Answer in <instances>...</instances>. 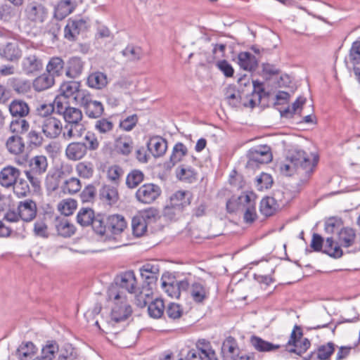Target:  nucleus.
<instances>
[{"mask_svg": "<svg viewBox=\"0 0 360 360\" xmlns=\"http://www.w3.org/2000/svg\"><path fill=\"white\" fill-rule=\"evenodd\" d=\"M317 163V159L313 158L305 151L294 148L289 152L286 160L278 165L280 172L285 176H292L295 173L304 175L309 178L314 172Z\"/></svg>", "mask_w": 360, "mask_h": 360, "instance_id": "f257e3e1", "label": "nucleus"}, {"mask_svg": "<svg viewBox=\"0 0 360 360\" xmlns=\"http://www.w3.org/2000/svg\"><path fill=\"white\" fill-rule=\"evenodd\" d=\"M143 279L141 290L136 295V304L139 307H145L150 301V295H153V288L156 284L159 275L158 265L147 263L143 265L140 269Z\"/></svg>", "mask_w": 360, "mask_h": 360, "instance_id": "f03ea898", "label": "nucleus"}, {"mask_svg": "<svg viewBox=\"0 0 360 360\" xmlns=\"http://www.w3.org/2000/svg\"><path fill=\"white\" fill-rule=\"evenodd\" d=\"M110 299L115 301L111 311V319L115 323L125 321L131 316L132 309L131 306L127 303L124 297L120 292H117L115 289H110L109 291Z\"/></svg>", "mask_w": 360, "mask_h": 360, "instance_id": "7ed1b4c3", "label": "nucleus"}, {"mask_svg": "<svg viewBox=\"0 0 360 360\" xmlns=\"http://www.w3.org/2000/svg\"><path fill=\"white\" fill-rule=\"evenodd\" d=\"M103 215L94 214L91 208L83 207L79 210L77 215V221L82 226H92L94 231L99 235H103L104 229L102 226Z\"/></svg>", "mask_w": 360, "mask_h": 360, "instance_id": "20e7f679", "label": "nucleus"}, {"mask_svg": "<svg viewBox=\"0 0 360 360\" xmlns=\"http://www.w3.org/2000/svg\"><path fill=\"white\" fill-rule=\"evenodd\" d=\"M54 103L56 113L63 117L65 123L81 124L83 114L80 109L71 107L68 103L62 102L59 97L56 98Z\"/></svg>", "mask_w": 360, "mask_h": 360, "instance_id": "39448f33", "label": "nucleus"}, {"mask_svg": "<svg viewBox=\"0 0 360 360\" xmlns=\"http://www.w3.org/2000/svg\"><path fill=\"white\" fill-rule=\"evenodd\" d=\"M247 157L248 159L247 167L252 168L255 165L267 164L272 160L271 148L266 145L250 148L247 153Z\"/></svg>", "mask_w": 360, "mask_h": 360, "instance_id": "423d86ee", "label": "nucleus"}, {"mask_svg": "<svg viewBox=\"0 0 360 360\" xmlns=\"http://www.w3.org/2000/svg\"><path fill=\"white\" fill-rule=\"evenodd\" d=\"M162 191L155 184H145L140 186L135 193L138 202L142 204H151L161 195Z\"/></svg>", "mask_w": 360, "mask_h": 360, "instance_id": "0eeeda50", "label": "nucleus"}, {"mask_svg": "<svg viewBox=\"0 0 360 360\" xmlns=\"http://www.w3.org/2000/svg\"><path fill=\"white\" fill-rule=\"evenodd\" d=\"M186 360H218L216 354L210 347L208 342L199 340L196 347L190 349L186 356Z\"/></svg>", "mask_w": 360, "mask_h": 360, "instance_id": "6e6552de", "label": "nucleus"}, {"mask_svg": "<svg viewBox=\"0 0 360 360\" xmlns=\"http://www.w3.org/2000/svg\"><path fill=\"white\" fill-rule=\"evenodd\" d=\"M48 14L47 8L43 4L37 2L29 3L25 9L26 19L34 25L44 22Z\"/></svg>", "mask_w": 360, "mask_h": 360, "instance_id": "1a4fd4ad", "label": "nucleus"}, {"mask_svg": "<svg viewBox=\"0 0 360 360\" xmlns=\"http://www.w3.org/2000/svg\"><path fill=\"white\" fill-rule=\"evenodd\" d=\"M43 134L49 139H55L63 132V126L60 120L55 117L44 118L40 123Z\"/></svg>", "mask_w": 360, "mask_h": 360, "instance_id": "9d476101", "label": "nucleus"}, {"mask_svg": "<svg viewBox=\"0 0 360 360\" xmlns=\"http://www.w3.org/2000/svg\"><path fill=\"white\" fill-rule=\"evenodd\" d=\"M78 104L84 108L85 114L89 118H98L103 115L104 111L103 104L99 101H94L92 96L89 91L82 96V100Z\"/></svg>", "mask_w": 360, "mask_h": 360, "instance_id": "9b49d317", "label": "nucleus"}, {"mask_svg": "<svg viewBox=\"0 0 360 360\" xmlns=\"http://www.w3.org/2000/svg\"><path fill=\"white\" fill-rule=\"evenodd\" d=\"M102 226L104 229L103 235L106 232L117 235L121 233L127 226V222L124 218L119 214L105 217L103 215Z\"/></svg>", "mask_w": 360, "mask_h": 360, "instance_id": "f8f14e48", "label": "nucleus"}, {"mask_svg": "<svg viewBox=\"0 0 360 360\" xmlns=\"http://www.w3.org/2000/svg\"><path fill=\"white\" fill-rule=\"evenodd\" d=\"M191 194L188 191H179L174 193L171 198L169 204L165 207V213L169 214L171 210H175L177 212H181L183 208L191 203Z\"/></svg>", "mask_w": 360, "mask_h": 360, "instance_id": "ddd939ff", "label": "nucleus"}, {"mask_svg": "<svg viewBox=\"0 0 360 360\" xmlns=\"http://www.w3.org/2000/svg\"><path fill=\"white\" fill-rule=\"evenodd\" d=\"M115 283L122 289L126 290L131 294L136 295L140 292L139 288L136 287L137 281L133 271H126L115 278Z\"/></svg>", "mask_w": 360, "mask_h": 360, "instance_id": "4468645a", "label": "nucleus"}, {"mask_svg": "<svg viewBox=\"0 0 360 360\" xmlns=\"http://www.w3.org/2000/svg\"><path fill=\"white\" fill-rule=\"evenodd\" d=\"M88 91L80 89V84L77 82L71 81L63 83L60 86V94L65 98H72L77 104L82 100V96Z\"/></svg>", "mask_w": 360, "mask_h": 360, "instance_id": "2eb2a0df", "label": "nucleus"}, {"mask_svg": "<svg viewBox=\"0 0 360 360\" xmlns=\"http://www.w3.org/2000/svg\"><path fill=\"white\" fill-rule=\"evenodd\" d=\"M242 200L246 202L243 210H245L243 219L244 221L247 224H252L254 222L257 217V214L256 212V196L253 193H245L244 195L242 196Z\"/></svg>", "mask_w": 360, "mask_h": 360, "instance_id": "dca6fc26", "label": "nucleus"}, {"mask_svg": "<svg viewBox=\"0 0 360 360\" xmlns=\"http://www.w3.org/2000/svg\"><path fill=\"white\" fill-rule=\"evenodd\" d=\"M22 56V50L18 42H7L0 47V57L10 62H17Z\"/></svg>", "mask_w": 360, "mask_h": 360, "instance_id": "f3484780", "label": "nucleus"}, {"mask_svg": "<svg viewBox=\"0 0 360 360\" xmlns=\"http://www.w3.org/2000/svg\"><path fill=\"white\" fill-rule=\"evenodd\" d=\"M20 170L13 166L4 167L0 171V185L5 188L13 186L20 176Z\"/></svg>", "mask_w": 360, "mask_h": 360, "instance_id": "a211bd4d", "label": "nucleus"}, {"mask_svg": "<svg viewBox=\"0 0 360 360\" xmlns=\"http://www.w3.org/2000/svg\"><path fill=\"white\" fill-rule=\"evenodd\" d=\"M18 211L20 219L26 222L32 221L37 215V205L32 200L20 202Z\"/></svg>", "mask_w": 360, "mask_h": 360, "instance_id": "6ab92c4d", "label": "nucleus"}, {"mask_svg": "<svg viewBox=\"0 0 360 360\" xmlns=\"http://www.w3.org/2000/svg\"><path fill=\"white\" fill-rule=\"evenodd\" d=\"M65 154L68 160L77 161L84 158L87 153L83 142H72L67 146Z\"/></svg>", "mask_w": 360, "mask_h": 360, "instance_id": "aec40b11", "label": "nucleus"}, {"mask_svg": "<svg viewBox=\"0 0 360 360\" xmlns=\"http://www.w3.org/2000/svg\"><path fill=\"white\" fill-rule=\"evenodd\" d=\"M335 351V344L328 342L321 345L316 352H311L304 360H328Z\"/></svg>", "mask_w": 360, "mask_h": 360, "instance_id": "412c9836", "label": "nucleus"}, {"mask_svg": "<svg viewBox=\"0 0 360 360\" xmlns=\"http://www.w3.org/2000/svg\"><path fill=\"white\" fill-rule=\"evenodd\" d=\"M148 150L155 157L163 155L167 149V141L160 136L151 137L147 143Z\"/></svg>", "mask_w": 360, "mask_h": 360, "instance_id": "4be33fe9", "label": "nucleus"}, {"mask_svg": "<svg viewBox=\"0 0 360 360\" xmlns=\"http://www.w3.org/2000/svg\"><path fill=\"white\" fill-rule=\"evenodd\" d=\"M21 67L25 74L30 75L41 70L43 64L36 55H29L23 58Z\"/></svg>", "mask_w": 360, "mask_h": 360, "instance_id": "5701e85b", "label": "nucleus"}, {"mask_svg": "<svg viewBox=\"0 0 360 360\" xmlns=\"http://www.w3.org/2000/svg\"><path fill=\"white\" fill-rule=\"evenodd\" d=\"M6 148L8 152L14 155H20L25 151V142L18 134L9 136L6 141Z\"/></svg>", "mask_w": 360, "mask_h": 360, "instance_id": "b1692460", "label": "nucleus"}, {"mask_svg": "<svg viewBox=\"0 0 360 360\" xmlns=\"http://www.w3.org/2000/svg\"><path fill=\"white\" fill-rule=\"evenodd\" d=\"M84 66V62L80 58L76 56L70 58L66 65V76L71 79L78 77L82 73Z\"/></svg>", "mask_w": 360, "mask_h": 360, "instance_id": "393cba45", "label": "nucleus"}, {"mask_svg": "<svg viewBox=\"0 0 360 360\" xmlns=\"http://www.w3.org/2000/svg\"><path fill=\"white\" fill-rule=\"evenodd\" d=\"M85 128L84 125L81 124H69L65 123L63 126L62 132L63 139L65 141H70L72 139H77L80 138Z\"/></svg>", "mask_w": 360, "mask_h": 360, "instance_id": "a878e982", "label": "nucleus"}, {"mask_svg": "<svg viewBox=\"0 0 360 360\" xmlns=\"http://www.w3.org/2000/svg\"><path fill=\"white\" fill-rule=\"evenodd\" d=\"M252 84L253 91L250 95L246 96V98L248 100V104L244 103L245 106H249L251 108H255L260 103L262 95L264 94V89L262 82L255 80L252 82Z\"/></svg>", "mask_w": 360, "mask_h": 360, "instance_id": "bb28decb", "label": "nucleus"}, {"mask_svg": "<svg viewBox=\"0 0 360 360\" xmlns=\"http://www.w3.org/2000/svg\"><path fill=\"white\" fill-rule=\"evenodd\" d=\"M9 112L13 117L24 118L30 112V107L21 99H14L9 104Z\"/></svg>", "mask_w": 360, "mask_h": 360, "instance_id": "cd10ccee", "label": "nucleus"}, {"mask_svg": "<svg viewBox=\"0 0 360 360\" xmlns=\"http://www.w3.org/2000/svg\"><path fill=\"white\" fill-rule=\"evenodd\" d=\"M55 84V79L48 72H44L36 77L32 82L34 89L37 92L47 90Z\"/></svg>", "mask_w": 360, "mask_h": 360, "instance_id": "c85d7f7f", "label": "nucleus"}, {"mask_svg": "<svg viewBox=\"0 0 360 360\" xmlns=\"http://www.w3.org/2000/svg\"><path fill=\"white\" fill-rule=\"evenodd\" d=\"M29 170L36 174H44L48 167V160L44 155H36L32 158L29 162Z\"/></svg>", "mask_w": 360, "mask_h": 360, "instance_id": "c756f323", "label": "nucleus"}, {"mask_svg": "<svg viewBox=\"0 0 360 360\" xmlns=\"http://www.w3.org/2000/svg\"><path fill=\"white\" fill-rule=\"evenodd\" d=\"M238 64L243 70L254 71L258 66V60L249 52H241L238 54Z\"/></svg>", "mask_w": 360, "mask_h": 360, "instance_id": "7c9ffc66", "label": "nucleus"}, {"mask_svg": "<svg viewBox=\"0 0 360 360\" xmlns=\"http://www.w3.org/2000/svg\"><path fill=\"white\" fill-rule=\"evenodd\" d=\"M65 63L60 57H52L47 65L46 72L51 75L55 79L56 77L61 76L64 72Z\"/></svg>", "mask_w": 360, "mask_h": 360, "instance_id": "2f4dec72", "label": "nucleus"}, {"mask_svg": "<svg viewBox=\"0 0 360 360\" xmlns=\"http://www.w3.org/2000/svg\"><path fill=\"white\" fill-rule=\"evenodd\" d=\"M87 85L95 89H101L108 84V78L105 74L101 72H94L87 77Z\"/></svg>", "mask_w": 360, "mask_h": 360, "instance_id": "473e14b6", "label": "nucleus"}, {"mask_svg": "<svg viewBox=\"0 0 360 360\" xmlns=\"http://www.w3.org/2000/svg\"><path fill=\"white\" fill-rule=\"evenodd\" d=\"M278 208L279 205L273 197L264 198L260 202V212L266 217L274 214Z\"/></svg>", "mask_w": 360, "mask_h": 360, "instance_id": "72a5a7b5", "label": "nucleus"}, {"mask_svg": "<svg viewBox=\"0 0 360 360\" xmlns=\"http://www.w3.org/2000/svg\"><path fill=\"white\" fill-rule=\"evenodd\" d=\"M190 295L196 302H202L208 295V290L202 282H194L190 287Z\"/></svg>", "mask_w": 360, "mask_h": 360, "instance_id": "f704fd0d", "label": "nucleus"}, {"mask_svg": "<svg viewBox=\"0 0 360 360\" xmlns=\"http://www.w3.org/2000/svg\"><path fill=\"white\" fill-rule=\"evenodd\" d=\"M250 343L256 350L261 352H270L280 347L279 345H274L255 335L251 337Z\"/></svg>", "mask_w": 360, "mask_h": 360, "instance_id": "c9c22d12", "label": "nucleus"}, {"mask_svg": "<svg viewBox=\"0 0 360 360\" xmlns=\"http://www.w3.org/2000/svg\"><path fill=\"white\" fill-rule=\"evenodd\" d=\"M56 229L58 234L64 238L70 237L75 232V228L74 225L65 218H63L56 221Z\"/></svg>", "mask_w": 360, "mask_h": 360, "instance_id": "e433bc0d", "label": "nucleus"}, {"mask_svg": "<svg viewBox=\"0 0 360 360\" xmlns=\"http://www.w3.org/2000/svg\"><path fill=\"white\" fill-rule=\"evenodd\" d=\"M147 304H148V311L150 317L159 319L163 315L165 304L162 300L155 299V300H152V297L150 296V301Z\"/></svg>", "mask_w": 360, "mask_h": 360, "instance_id": "4c0bfd02", "label": "nucleus"}, {"mask_svg": "<svg viewBox=\"0 0 360 360\" xmlns=\"http://www.w3.org/2000/svg\"><path fill=\"white\" fill-rule=\"evenodd\" d=\"M36 353L35 345L32 342H22L17 349L15 354L20 360H27Z\"/></svg>", "mask_w": 360, "mask_h": 360, "instance_id": "58836bf2", "label": "nucleus"}, {"mask_svg": "<svg viewBox=\"0 0 360 360\" xmlns=\"http://www.w3.org/2000/svg\"><path fill=\"white\" fill-rule=\"evenodd\" d=\"M8 84L16 93L24 94L30 91V82L25 79L12 77L8 79Z\"/></svg>", "mask_w": 360, "mask_h": 360, "instance_id": "ea45409f", "label": "nucleus"}, {"mask_svg": "<svg viewBox=\"0 0 360 360\" xmlns=\"http://www.w3.org/2000/svg\"><path fill=\"white\" fill-rule=\"evenodd\" d=\"M356 239V233L352 228H343L339 232V242L341 245L348 248L352 246Z\"/></svg>", "mask_w": 360, "mask_h": 360, "instance_id": "a19ab883", "label": "nucleus"}, {"mask_svg": "<svg viewBox=\"0 0 360 360\" xmlns=\"http://www.w3.org/2000/svg\"><path fill=\"white\" fill-rule=\"evenodd\" d=\"M197 173L189 166L181 165L176 169V176L181 181L192 183L196 180Z\"/></svg>", "mask_w": 360, "mask_h": 360, "instance_id": "79ce46f5", "label": "nucleus"}, {"mask_svg": "<svg viewBox=\"0 0 360 360\" xmlns=\"http://www.w3.org/2000/svg\"><path fill=\"white\" fill-rule=\"evenodd\" d=\"M115 149L117 153L128 155L133 149V141L129 137H120L115 141Z\"/></svg>", "mask_w": 360, "mask_h": 360, "instance_id": "37998d69", "label": "nucleus"}, {"mask_svg": "<svg viewBox=\"0 0 360 360\" xmlns=\"http://www.w3.org/2000/svg\"><path fill=\"white\" fill-rule=\"evenodd\" d=\"M187 153L188 149L184 143L181 142L176 143L173 148L169 159L172 165L174 166L175 164L180 162Z\"/></svg>", "mask_w": 360, "mask_h": 360, "instance_id": "c03bdc74", "label": "nucleus"}, {"mask_svg": "<svg viewBox=\"0 0 360 360\" xmlns=\"http://www.w3.org/2000/svg\"><path fill=\"white\" fill-rule=\"evenodd\" d=\"M58 351L59 347L56 342L48 341L41 349V357L44 360H53Z\"/></svg>", "mask_w": 360, "mask_h": 360, "instance_id": "a18cd8bd", "label": "nucleus"}, {"mask_svg": "<svg viewBox=\"0 0 360 360\" xmlns=\"http://www.w3.org/2000/svg\"><path fill=\"white\" fill-rule=\"evenodd\" d=\"M143 179L144 174L141 170L133 169L127 176L126 184L128 188H134L138 186Z\"/></svg>", "mask_w": 360, "mask_h": 360, "instance_id": "49530a36", "label": "nucleus"}, {"mask_svg": "<svg viewBox=\"0 0 360 360\" xmlns=\"http://www.w3.org/2000/svg\"><path fill=\"white\" fill-rule=\"evenodd\" d=\"M226 100L229 105L232 108H238L242 105L246 107L244 103L248 104V100L245 98H243L242 95L239 91L229 94V90H226Z\"/></svg>", "mask_w": 360, "mask_h": 360, "instance_id": "de8ad7c7", "label": "nucleus"}, {"mask_svg": "<svg viewBox=\"0 0 360 360\" xmlns=\"http://www.w3.org/2000/svg\"><path fill=\"white\" fill-rule=\"evenodd\" d=\"M324 253L334 258H340L342 256V250L340 246L334 245L333 238H327L324 245Z\"/></svg>", "mask_w": 360, "mask_h": 360, "instance_id": "09e8293b", "label": "nucleus"}, {"mask_svg": "<svg viewBox=\"0 0 360 360\" xmlns=\"http://www.w3.org/2000/svg\"><path fill=\"white\" fill-rule=\"evenodd\" d=\"M100 196L110 203L115 202L118 199V192L114 186L104 185L100 190Z\"/></svg>", "mask_w": 360, "mask_h": 360, "instance_id": "8fccbe9b", "label": "nucleus"}, {"mask_svg": "<svg viewBox=\"0 0 360 360\" xmlns=\"http://www.w3.org/2000/svg\"><path fill=\"white\" fill-rule=\"evenodd\" d=\"M30 124L27 120L23 118L16 117L11 121L10 129L12 132L18 134H24L28 131Z\"/></svg>", "mask_w": 360, "mask_h": 360, "instance_id": "3c124183", "label": "nucleus"}, {"mask_svg": "<svg viewBox=\"0 0 360 360\" xmlns=\"http://www.w3.org/2000/svg\"><path fill=\"white\" fill-rule=\"evenodd\" d=\"M148 224L143 221L139 216H135L131 221V227L134 234L140 237L142 236L147 230Z\"/></svg>", "mask_w": 360, "mask_h": 360, "instance_id": "603ef678", "label": "nucleus"}, {"mask_svg": "<svg viewBox=\"0 0 360 360\" xmlns=\"http://www.w3.org/2000/svg\"><path fill=\"white\" fill-rule=\"evenodd\" d=\"M85 143H84L86 147V153L88 150L94 151L98 149L100 146V142L98 139L97 136L91 131H88L84 138Z\"/></svg>", "mask_w": 360, "mask_h": 360, "instance_id": "864d4df0", "label": "nucleus"}, {"mask_svg": "<svg viewBox=\"0 0 360 360\" xmlns=\"http://www.w3.org/2000/svg\"><path fill=\"white\" fill-rule=\"evenodd\" d=\"M122 53L129 60H138L143 54L141 49L134 45H128Z\"/></svg>", "mask_w": 360, "mask_h": 360, "instance_id": "5fc2aeb1", "label": "nucleus"}, {"mask_svg": "<svg viewBox=\"0 0 360 360\" xmlns=\"http://www.w3.org/2000/svg\"><path fill=\"white\" fill-rule=\"evenodd\" d=\"M273 182V178L270 174L262 172L256 178V187L259 191L268 189L271 187Z\"/></svg>", "mask_w": 360, "mask_h": 360, "instance_id": "6e6d98bb", "label": "nucleus"}, {"mask_svg": "<svg viewBox=\"0 0 360 360\" xmlns=\"http://www.w3.org/2000/svg\"><path fill=\"white\" fill-rule=\"evenodd\" d=\"M81 188L80 181L77 178L72 177L65 181L63 190L64 193L74 194L80 191Z\"/></svg>", "mask_w": 360, "mask_h": 360, "instance_id": "4d7b16f0", "label": "nucleus"}, {"mask_svg": "<svg viewBox=\"0 0 360 360\" xmlns=\"http://www.w3.org/2000/svg\"><path fill=\"white\" fill-rule=\"evenodd\" d=\"M244 194L237 197L233 196L226 202V211L229 212H234L240 210H243L244 205L246 203L242 200V196Z\"/></svg>", "mask_w": 360, "mask_h": 360, "instance_id": "13d9d810", "label": "nucleus"}, {"mask_svg": "<svg viewBox=\"0 0 360 360\" xmlns=\"http://www.w3.org/2000/svg\"><path fill=\"white\" fill-rule=\"evenodd\" d=\"M76 358L75 348L70 344H65L58 351V360H72Z\"/></svg>", "mask_w": 360, "mask_h": 360, "instance_id": "bf43d9fd", "label": "nucleus"}, {"mask_svg": "<svg viewBox=\"0 0 360 360\" xmlns=\"http://www.w3.org/2000/svg\"><path fill=\"white\" fill-rule=\"evenodd\" d=\"M76 171L80 177L89 179L93 176L94 169L91 163L79 162L76 166Z\"/></svg>", "mask_w": 360, "mask_h": 360, "instance_id": "052dcab7", "label": "nucleus"}, {"mask_svg": "<svg viewBox=\"0 0 360 360\" xmlns=\"http://www.w3.org/2000/svg\"><path fill=\"white\" fill-rule=\"evenodd\" d=\"M12 186L14 193L19 198L25 197L30 193V186L24 179L17 180L16 183Z\"/></svg>", "mask_w": 360, "mask_h": 360, "instance_id": "680f3d73", "label": "nucleus"}, {"mask_svg": "<svg viewBox=\"0 0 360 360\" xmlns=\"http://www.w3.org/2000/svg\"><path fill=\"white\" fill-rule=\"evenodd\" d=\"M139 216L148 224L157 220L159 217V212L154 207H149L143 210Z\"/></svg>", "mask_w": 360, "mask_h": 360, "instance_id": "e2e57ef3", "label": "nucleus"}, {"mask_svg": "<svg viewBox=\"0 0 360 360\" xmlns=\"http://www.w3.org/2000/svg\"><path fill=\"white\" fill-rule=\"evenodd\" d=\"M95 129L101 134H106L113 129V123L106 118H101L95 123Z\"/></svg>", "mask_w": 360, "mask_h": 360, "instance_id": "0e129e2a", "label": "nucleus"}, {"mask_svg": "<svg viewBox=\"0 0 360 360\" xmlns=\"http://www.w3.org/2000/svg\"><path fill=\"white\" fill-rule=\"evenodd\" d=\"M123 175L122 169L117 165H112L108 169L107 176L108 179L115 184H117Z\"/></svg>", "mask_w": 360, "mask_h": 360, "instance_id": "69168bd1", "label": "nucleus"}, {"mask_svg": "<svg viewBox=\"0 0 360 360\" xmlns=\"http://www.w3.org/2000/svg\"><path fill=\"white\" fill-rule=\"evenodd\" d=\"M33 232L35 236L42 238H47L49 236L47 225L41 220L35 221Z\"/></svg>", "mask_w": 360, "mask_h": 360, "instance_id": "338daca9", "label": "nucleus"}, {"mask_svg": "<svg viewBox=\"0 0 360 360\" xmlns=\"http://www.w3.org/2000/svg\"><path fill=\"white\" fill-rule=\"evenodd\" d=\"M60 172L53 174L49 173L46 179V186L49 190L56 191L59 187Z\"/></svg>", "mask_w": 360, "mask_h": 360, "instance_id": "774afa93", "label": "nucleus"}]
</instances>
